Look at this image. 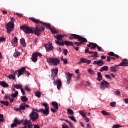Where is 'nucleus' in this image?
Wrapping results in <instances>:
<instances>
[{
  "mask_svg": "<svg viewBox=\"0 0 128 128\" xmlns=\"http://www.w3.org/2000/svg\"><path fill=\"white\" fill-rule=\"evenodd\" d=\"M18 91H16L14 94H11V96H12L11 98H13V100H14V98H16V96H18Z\"/></svg>",
  "mask_w": 128,
  "mask_h": 128,
  "instance_id": "39",
  "label": "nucleus"
},
{
  "mask_svg": "<svg viewBox=\"0 0 128 128\" xmlns=\"http://www.w3.org/2000/svg\"><path fill=\"white\" fill-rule=\"evenodd\" d=\"M41 104H42L43 106H44L45 108L44 109L40 108L38 110V112H42V114H44V116H48V114H50V108H48V104L42 102Z\"/></svg>",
  "mask_w": 128,
  "mask_h": 128,
  "instance_id": "4",
  "label": "nucleus"
},
{
  "mask_svg": "<svg viewBox=\"0 0 128 128\" xmlns=\"http://www.w3.org/2000/svg\"><path fill=\"white\" fill-rule=\"evenodd\" d=\"M51 112H56V110L54 108H51Z\"/></svg>",
  "mask_w": 128,
  "mask_h": 128,
  "instance_id": "62",
  "label": "nucleus"
},
{
  "mask_svg": "<svg viewBox=\"0 0 128 128\" xmlns=\"http://www.w3.org/2000/svg\"><path fill=\"white\" fill-rule=\"evenodd\" d=\"M44 27H38L36 26L35 28H33L34 34L36 36H40V32H44Z\"/></svg>",
  "mask_w": 128,
  "mask_h": 128,
  "instance_id": "10",
  "label": "nucleus"
},
{
  "mask_svg": "<svg viewBox=\"0 0 128 128\" xmlns=\"http://www.w3.org/2000/svg\"><path fill=\"white\" fill-rule=\"evenodd\" d=\"M54 86L57 84L58 90H60V86H62V80H60L58 79V80H54Z\"/></svg>",
  "mask_w": 128,
  "mask_h": 128,
  "instance_id": "16",
  "label": "nucleus"
},
{
  "mask_svg": "<svg viewBox=\"0 0 128 128\" xmlns=\"http://www.w3.org/2000/svg\"><path fill=\"white\" fill-rule=\"evenodd\" d=\"M86 42H88V40L86 38L83 37H80V44H84Z\"/></svg>",
  "mask_w": 128,
  "mask_h": 128,
  "instance_id": "30",
  "label": "nucleus"
},
{
  "mask_svg": "<svg viewBox=\"0 0 128 128\" xmlns=\"http://www.w3.org/2000/svg\"><path fill=\"white\" fill-rule=\"evenodd\" d=\"M120 128V125L114 124L112 126V128Z\"/></svg>",
  "mask_w": 128,
  "mask_h": 128,
  "instance_id": "54",
  "label": "nucleus"
},
{
  "mask_svg": "<svg viewBox=\"0 0 128 128\" xmlns=\"http://www.w3.org/2000/svg\"><path fill=\"white\" fill-rule=\"evenodd\" d=\"M64 54L65 56H66V54H68V50L64 49Z\"/></svg>",
  "mask_w": 128,
  "mask_h": 128,
  "instance_id": "60",
  "label": "nucleus"
},
{
  "mask_svg": "<svg viewBox=\"0 0 128 128\" xmlns=\"http://www.w3.org/2000/svg\"><path fill=\"white\" fill-rule=\"evenodd\" d=\"M88 44H87V46H88V48H90L91 50H94V48L98 46V44H96L90 42H89Z\"/></svg>",
  "mask_w": 128,
  "mask_h": 128,
  "instance_id": "17",
  "label": "nucleus"
},
{
  "mask_svg": "<svg viewBox=\"0 0 128 128\" xmlns=\"http://www.w3.org/2000/svg\"><path fill=\"white\" fill-rule=\"evenodd\" d=\"M52 74L51 76L52 78V80H54V78L58 76V68H54L51 70Z\"/></svg>",
  "mask_w": 128,
  "mask_h": 128,
  "instance_id": "12",
  "label": "nucleus"
},
{
  "mask_svg": "<svg viewBox=\"0 0 128 128\" xmlns=\"http://www.w3.org/2000/svg\"><path fill=\"white\" fill-rule=\"evenodd\" d=\"M35 94H36V96L37 98H40V92H35Z\"/></svg>",
  "mask_w": 128,
  "mask_h": 128,
  "instance_id": "46",
  "label": "nucleus"
},
{
  "mask_svg": "<svg viewBox=\"0 0 128 128\" xmlns=\"http://www.w3.org/2000/svg\"><path fill=\"white\" fill-rule=\"evenodd\" d=\"M114 94L116 96H120V92L118 90H116L114 92Z\"/></svg>",
  "mask_w": 128,
  "mask_h": 128,
  "instance_id": "48",
  "label": "nucleus"
},
{
  "mask_svg": "<svg viewBox=\"0 0 128 128\" xmlns=\"http://www.w3.org/2000/svg\"><path fill=\"white\" fill-rule=\"evenodd\" d=\"M4 98L5 100H8V98H9V100H10V102H14V98H12V96H10V94L6 95L4 96Z\"/></svg>",
  "mask_w": 128,
  "mask_h": 128,
  "instance_id": "27",
  "label": "nucleus"
},
{
  "mask_svg": "<svg viewBox=\"0 0 128 128\" xmlns=\"http://www.w3.org/2000/svg\"><path fill=\"white\" fill-rule=\"evenodd\" d=\"M18 56H20V52H16L14 54V58H18Z\"/></svg>",
  "mask_w": 128,
  "mask_h": 128,
  "instance_id": "49",
  "label": "nucleus"
},
{
  "mask_svg": "<svg viewBox=\"0 0 128 128\" xmlns=\"http://www.w3.org/2000/svg\"><path fill=\"white\" fill-rule=\"evenodd\" d=\"M61 60H62L64 64H68V60L66 58H64L62 57L61 58Z\"/></svg>",
  "mask_w": 128,
  "mask_h": 128,
  "instance_id": "47",
  "label": "nucleus"
},
{
  "mask_svg": "<svg viewBox=\"0 0 128 128\" xmlns=\"http://www.w3.org/2000/svg\"><path fill=\"white\" fill-rule=\"evenodd\" d=\"M97 74H98L97 80H98V82H100V80H102V73H100V72H98L97 73Z\"/></svg>",
  "mask_w": 128,
  "mask_h": 128,
  "instance_id": "29",
  "label": "nucleus"
},
{
  "mask_svg": "<svg viewBox=\"0 0 128 128\" xmlns=\"http://www.w3.org/2000/svg\"><path fill=\"white\" fill-rule=\"evenodd\" d=\"M46 62L48 64H50V66H56L58 64H60V60L58 58L52 57L47 58Z\"/></svg>",
  "mask_w": 128,
  "mask_h": 128,
  "instance_id": "3",
  "label": "nucleus"
},
{
  "mask_svg": "<svg viewBox=\"0 0 128 128\" xmlns=\"http://www.w3.org/2000/svg\"><path fill=\"white\" fill-rule=\"evenodd\" d=\"M34 128H40V126H38V124H34Z\"/></svg>",
  "mask_w": 128,
  "mask_h": 128,
  "instance_id": "63",
  "label": "nucleus"
},
{
  "mask_svg": "<svg viewBox=\"0 0 128 128\" xmlns=\"http://www.w3.org/2000/svg\"><path fill=\"white\" fill-rule=\"evenodd\" d=\"M108 56H114L115 55L114 53L112 52H110L108 54Z\"/></svg>",
  "mask_w": 128,
  "mask_h": 128,
  "instance_id": "51",
  "label": "nucleus"
},
{
  "mask_svg": "<svg viewBox=\"0 0 128 128\" xmlns=\"http://www.w3.org/2000/svg\"><path fill=\"white\" fill-rule=\"evenodd\" d=\"M93 64H97L98 66H102L104 64V62L102 60H99L98 61H94L93 63Z\"/></svg>",
  "mask_w": 128,
  "mask_h": 128,
  "instance_id": "20",
  "label": "nucleus"
},
{
  "mask_svg": "<svg viewBox=\"0 0 128 128\" xmlns=\"http://www.w3.org/2000/svg\"><path fill=\"white\" fill-rule=\"evenodd\" d=\"M14 122L16 124H22V122H24V120H18L16 118Z\"/></svg>",
  "mask_w": 128,
  "mask_h": 128,
  "instance_id": "36",
  "label": "nucleus"
},
{
  "mask_svg": "<svg viewBox=\"0 0 128 128\" xmlns=\"http://www.w3.org/2000/svg\"><path fill=\"white\" fill-rule=\"evenodd\" d=\"M116 103L114 102H111L110 103V105L111 106H112L113 108H114V106H116Z\"/></svg>",
  "mask_w": 128,
  "mask_h": 128,
  "instance_id": "52",
  "label": "nucleus"
},
{
  "mask_svg": "<svg viewBox=\"0 0 128 128\" xmlns=\"http://www.w3.org/2000/svg\"><path fill=\"white\" fill-rule=\"evenodd\" d=\"M55 42H56V44H58V46H73V48H76V46L74 45V44L72 42L65 40L64 42L62 41H56L55 40Z\"/></svg>",
  "mask_w": 128,
  "mask_h": 128,
  "instance_id": "7",
  "label": "nucleus"
},
{
  "mask_svg": "<svg viewBox=\"0 0 128 128\" xmlns=\"http://www.w3.org/2000/svg\"><path fill=\"white\" fill-rule=\"evenodd\" d=\"M54 38L57 39L56 42H58V40H62V38H64V36L62 34H57L56 36L54 35Z\"/></svg>",
  "mask_w": 128,
  "mask_h": 128,
  "instance_id": "24",
  "label": "nucleus"
},
{
  "mask_svg": "<svg viewBox=\"0 0 128 128\" xmlns=\"http://www.w3.org/2000/svg\"><path fill=\"white\" fill-rule=\"evenodd\" d=\"M124 102H126V104H128V98H124Z\"/></svg>",
  "mask_w": 128,
  "mask_h": 128,
  "instance_id": "64",
  "label": "nucleus"
},
{
  "mask_svg": "<svg viewBox=\"0 0 128 128\" xmlns=\"http://www.w3.org/2000/svg\"><path fill=\"white\" fill-rule=\"evenodd\" d=\"M112 60H116V58H114V57H112V56H108L106 62H110Z\"/></svg>",
  "mask_w": 128,
  "mask_h": 128,
  "instance_id": "34",
  "label": "nucleus"
},
{
  "mask_svg": "<svg viewBox=\"0 0 128 128\" xmlns=\"http://www.w3.org/2000/svg\"><path fill=\"white\" fill-rule=\"evenodd\" d=\"M89 50H90V48H87L85 50V52L86 54H94V52H90Z\"/></svg>",
  "mask_w": 128,
  "mask_h": 128,
  "instance_id": "44",
  "label": "nucleus"
},
{
  "mask_svg": "<svg viewBox=\"0 0 128 128\" xmlns=\"http://www.w3.org/2000/svg\"><path fill=\"white\" fill-rule=\"evenodd\" d=\"M96 48H97L98 52H100V50H102V52H104V50H102V47L97 45Z\"/></svg>",
  "mask_w": 128,
  "mask_h": 128,
  "instance_id": "55",
  "label": "nucleus"
},
{
  "mask_svg": "<svg viewBox=\"0 0 128 128\" xmlns=\"http://www.w3.org/2000/svg\"><path fill=\"white\" fill-rule=\"evenodd\" d=\"M68 38L70 40H78L80 42V36L76 34H70Z\"/></svg>",
  "mask_w": 128,
  "mask_h": 128,
  "instance_id": "14",
  "label": "nucleus"
},
{
  "mask_svg": "<svg viewBox=\"0 0 128 128\" xmlns=\"http://www.w3.org/2000/svg\"><path fill=\"white\" fill-rule=\"evenodd\" d=\"M20 30L24 32L25 34H34L33 28H30V26L26 25H24L20 27Z\"/></svg>",
  "mask_w": 128,
  "mask_h": 128,
  "instance_id": "8",
  "label": "nucleus"
},
{
  "mask_svg": "<svg viewBox=\"0 0 128 128\" xmlns=\"http://www.w3.org/2000/svg\"><path fill=\"white\" fill-rule=\"evenodd\" d=\"M21 100H22V102H26L28 100V98L26 96H22Z\"/></svg>",
  "mask_w": 128,
  "mask_h": 128,
  "instance_id": "37",
  "label": "nucleus"
},
{
  "mask_svg": "<svg viewBox=\"0 0 128 128\" xmlns=\"http://www.w3.org/2000/svg\"><path fill=\"white\" fill-rule=\"evenodd\" d=\"M4 40H6V38H4V37L0 38V41L4 42Z\"/></svg>",
  "mask_w": 128,
  "mask_h": 128,
  "instance_id": "61",
  "label": "nucleus"
},
{
  "mask_svg": "<svg viewBox=\"0 0 128 128\" xmlns=\"http://www.w3.org/2000/svg\"><path fill=\"white\" fill-rule=\"evenodd\" d=\"M128 66V62H126V60H124L121 63H120L118 65H115L114 66H112L110 68V70L112 72H116L118 70V66Z\"/></svg>",
  "mask_w": 128,
  "mask_h": 128,
  "instance_id": "1",
  "label": "nucleus"
},
{
  "mask_svg": "<svg viewBox=\"0 0 128 128\" xmlns=\"http://www.w3.org/2000/svg\"><path fill=\"white\" fill-rule=\"evenodd\" d=\"M20 42L21 44L23 46L24 48V46H26V40H24V38H22L20 40Z\"/></svg>",
  "mask_w": 128,
  "mask_h": 128,
  "instance_id": "28",
  "label": "nucleus"
},
{
  "mask_svg": "<svg viewBox=\"0 0 128 128\" xmlns=\"http://www.w3.org/2000/svg\"><path fill=\"white\" fill-rule=\"evenodd\" d=\"M26 128H32V124H28V125H26Z\"/></svg>",
  "mask_w": 128,
  "mask_h": 128,
  "instance_id": "57",
  "label": "nucleus"
},
{
  "mask_svg": "<svg viewBox=\"0 0 128 128\" xmlns=\"http://www.w3.org/2000/svg\"><path fill=\"white\" fill-rule=\"evenodd\" d=\"M68 118H70L72 120H74V122H76V118H74V115H72V116H68Z\"/></svg>",
  "mask_w": 128,
  "mask_h": 128,
  "instance_id": "45",
  "label": "nucleus"
},
{
  "mask_svg": "<svg viewBox=\"0 0 128 128\" xmlns=\"http://www.w3.org/2000/svg\"><path fill=\"white\" fill-rule=\"evenodd\" d=\"M44 48L46 50V52H50V50H54V46L52 43L44 44Z\"/></svg>",
  "mask_w": 128,
  "mask_h": 128,
  "instance_id": "13",
  "label": "nucleus"
},
{
  "mask_svg": "<svg viewBox=\"0 0 128 128\" xmlns=\"http://www.w3.org/2000/svg\"><path fill=\"white\" fill-rule=\"evenodd\" d=\"M25 90H27L28 92H30V89L28 88V85H26L25 86Z\"/></svg>",
  "mask_w": 128,
  "mask_h": 128,
  "instance_id": "56",
  "label": "nucleus"
},
{
  "mask_svg": "<svg viewBox=\"0 0 128 128\" xmlns=\"http://www.w3.org/2000/svg\"><path fill=\"white\" fill-rule=\"evenodd\" d=\"M101 113L104 115V116H110V112H106V110H103L101 112Z\"/></svg>",
  "mask_w": 128,
  "mask_h": 128,
  "instance_id": "42",
  "label": "nucleus"
},
{
  "mask_svg": "<svg viewBox=\"0 0 128 128\" xmlns=\"http://www.w3.org/2000/svg\"><path fill=\"white\" fill-rule=\"evenodd\" d=\"M18 78H20V76H22V74H24V73L26 74H27L28 76L30 75V73L26 70L25 67H22L20 69L15 70V72H14V74H18Z\"/></svg>",
  "mask_w": 128,
  "mask_h": 128,
  "instance_id": "5",
  "label": "nucleus"
},
{
  "mask_svg": "<svg viewBox=\"0 0 128 128\" xmlns=\"http://www.w3.org/2000/svg\"><path fill=\"white\" fill-rule=\"evenodd\" d=\"M93 54L91 56L92 58H98V52H93Z\"/></svg>",
  "mask_w": 128,
  "mask_h": 128,
  "instance_id": "43",
  "label": "nucleus"
},
{
  "mask_svg": "<svg viewBox=\"0 0 128 128\" xmlns=\"http://www.w3.org/2000/svg\"><path fill=\"white\" fill-rule=\"evenodd\" d=\"M36 111L38 112V110L36 109H33L29 115L30 120H32V122H35V120H36L38 118V114L36 112Z\"/></svg>",
  "mask_w": 128,
  "mask_h": 128,
  "instance_id": "9",
  "label": "nucleus"
},
{
  "mask_svg": "<svg viewBox=\"0 0 128 128\" xmlns=\"http://www.w3.org/2000/svg\"><path fill=\"white\" fill-rule=\"evenodd\" d=\"M88 72H89V74H94V71L92 69H88Z\"/></svg>",
  "mask_w": 128,
  "mask_h": 128,
  "instance_id": "50",
  "label": "nucleus"
},
{
  "mask_svg": "<svg viewBox=\"0 0 128 128\" xmlns=\"http://www.w3.org/2000/svg\"><path fill=\"white\" fill-rule=\"evenodd\" d=\"M14 126H16V124L14 122L12 124H11V128H14Z\"/></svg>",
  "mask_w": 128,
  "mask_h": 128,
  "instance_id": "59",
  "label": "nucleus"
},
{
  "mask_svg": "<svg viewBox=\"0 0 128 128\" xmlns=\"http://www.w3.org/2000/svg\"><path fill=\"white\" fill-rule=\"evenodd\" d=\"M30 60H32L33 62H36L38 61V55H36V54L35 52L33 53L32 54V56L30 58Z\"/></svg>",
  "mask_w": 128,
  "mask_h": 128,
  "instance_id": "21",
  "label": "nucleus"
},
{
  "mask_svg": "<svg viewBox=\"0 0 128 128\" xmlns=\"http://www.w3.org/2000/svg\"><path fill=\"white\" fill-rule=\"evenodd\" d=\"M108 70V66H104L102 67L100 69V72H104V70Z\"/></svg>",
  "mask_w": 128,
  "mask_h": 128,
  "instance_id": "40",
  "label": "nucleus"
},
{
  "mask_svg": "<svg viewBox=\"0 0 128 128\" xmlns=\"http://www.w3.org/2000/svg\"><path fill=\"white\" fill-rule=\"evenodd\" d=\"M80 114L86 122H90V119L86 117V113H84V110L80 111Z\"/></svg>",
  "mask_w": 128,
  "mask_h": 128,
  "instance_id": "19",
  "label": "nucleus"
},
{
  "mask_svg": "<svg viewBox=\"0 0 128 128\" xmlns=\"http://www.w3.org/2000/svg\"><path fill=\"white\" fill-rule=\"evenodd\" d=\"M20 108L21 110H26V108H30V106L28 104L24 102L20 104Z\"/></svg>",
  "mask_w": 128,
  "mask_h": 128,
  "instance_id": "18",
  "label": "nucleus"
},
{
  "mask_svg": "<svg viewBox=\"0 0 128 128\" xmlns=\"http://www.w3.org/2000/svg\"><path fill=\"white\" fill-rule=\"evenodd\" d=\"M34 53L36 54V56H37V58H38V56H42V54L40 52H36Z\"/></svg>",
  "mask_w": 128,
  "mask_h": 128,
  "instance_id": "58",
  "label": "nucleus"
},
{
  "mask_svg": "<svg viewBox=\"0 0 128 128\" xmlns=\"http://www.w3.org/2000/svg\"><path fill=\"white\" fill-rule=\"evenodd\" d=\"M52 104L54 110H58V104L57 102L54 101L52 102Z\"/></svg>",
  "mask_w": 128,
  "mask_h": 128,
  "instance_id": "26",
  "label": "nucleus"
},
{
  "mask_svg": "<svg viewBox=\"0 0 128 128\" xmlns=\"http://www.w3.org/2000/svg\"><path fill=\"white\" fill-rule=\"evenodd\" d=\"M0 102L2 104H4V106H8V104H10L8 103V101L0 100Z\"/></svg>",
  "mask_w": 128,
  "mask_h": 128,
  "instance_id": "35",
  "label": "nucleus"
},
{
  "mask_svg": "<svg viewBox=\"0 0 128 128\" xmlns=\"http://www.w3.org/2000/svg\"><path fill=\"white\" fill-rule=\"evenodd\" d=\"M67 114L74 116V110H72L70 108H68L67 109Z\"/></svg>",
  "mask_w": 128,
  "mask_h": 128,
  "instance_id": "32",
  "label": "nucleus"
},
{
  "mask_svg": "<svg viewBox=\"0 0 128 128\" xmlns=\"http://www.w3.org/2000/svg\"><path fill=\"white\" fill-rule=\"evenodd\" d=\"M80 62H84V64H90V62H92V60H88L84 58H80Z\"/></svg>",
  "mask_w": 128,
  "mask_h": 128,
  "instance_id": "23",
  "label": "nucleus"
},
{
  "mask_svg": "<svg viewBox=\"0 0 128 128\" xmlns=\"http://www.w3.org/2000/svg\"><path fill=\"white\" fill-rule=\"evenodd\" d=\"M74 76L73 74L68 72L67 74V76H66V78H67V81H66V84H70V82H72V76Z\"/></svg>",
  "mask_w": 128,
  "mask_h": 128,
  "instance_id": "15",
  "label": "nucleus"
},
{
  "mask_svg": "<svg viewBox=\"0 0 128 128\" xmlns=\"http://www.w3.org/2000/svg\"><path fill=\"white\" fill-rule=\"evenodd\" d=\"M4 114H0V122H4Z\"/></svg>",
  "mask_w": 128,
  "mask_h": 128,
  "instance_id": "53",
  "label": "nucleus"
},
{
  "mask_svg": "<svg viewBox=\"0 0 128 128\" xmlns=\"http://www.w3.org/2000/svg\"><path fill=\"white\" fill-rule=\"evenodd\" d=\"M8 78H9V80H16V76L14 74H10L8 76Z\"/></svg>",
  "mask_w": 128,
  "mask_h": 128,
  "instance_id": "41",
  "label": "nucleus"
},
{
  "mask_svg": "<svg viewBox=\"0 0 128 128\" xmlns=\"http://www.w3.org/2000/svg\"><path fill=\"white\" fill-rule=\"evenodd\" d=\"M29 20H32L33 22H34V24H43V26H44L46 27V28H48L50 30L52 28V27L50 26V24L42 22L40 20L36 19L34 18L30 17L29 18Z\"/></svg>",
  "mask_w": 128,
  "mask_h": 128,
  "instance_id": "2",
  "label": "nucleus"
},
{
  "mask_svg": "<svg viewBox=\"0 0 128 128\" xmlns=\"http://www.w3.org/2000/svg\"><path fill=\"white\" fill-rule=\"evenodd\" d=\"M22 122L24 124V126H26H26H28V124L29 122H30V120H23Z\"/></svg>",
  "mask_w": 128,
  "mask_h": 128,
  "instance_id": "38",
  "label": "nucleus"
},
{
  "mask_svg": "<svg viewBox=\"0 0 128 128\" xmlns=\"http://www.w3.org/2000/svg\"><path fill=\"white\" fill-rule=\"evenodd\" d=\"M0 86L3 88H8L9 86L8 83H6L4 81L0 82Z\"/></svg>",
  "mask_w": 128,
  "mask_h": 128,
  "instance_id": "25",
  "label": "nucleus"
},
{
  "mask_svg": "<svg viewBox=\"0 0 128 128\" xmlns=\"http://www.w3.org/2000/svg\"><path fill=\"white\" fill-rule=\"evenodd\" d=\"M110 84V83L108 82L103 80L102 82L100 83V90H104V88H108V86Z\"/></svg>",
  "mask_w": 128,
  "mask_h": 128,
  "instance_id": "11",
  "label": "nucleus"
},
{
  "mask_svg": "<svg viewBox=\"0 0 128 128\" xmlns=\"http://www.w3.org/2000/svg\"><path fill=\"white\" fill-rule=\"evenodd\" d=\"M50 30L51 32H52L53 34H58V31L57 30L56 28H51Z\"/></svg>",
  "mask_w": 128,
  "mask_h": 128,
  "instance_id": "31",
  "label": "nucleus"
},
{
  "mask_svg": "<svg viewBox=\"0 0 128 128\" xmlns=\"http://www.w3.org/2000/svg\"><path fill=\"white\" fill-rule=\"evenodd\" d=\"M11 44L14 46H18V38L16 36H14V38L11 40Z\"/></svg>",
  "mask_w": 128,
  "mask_h": 128,
  "instance_id": "22",
  "label": "nucleus"
},
{
  "mask_svg": "<svg viewBox=\"0 0 128 128\" xmlns=\"http://www.w3.org/2000/svg\"><path fill=\"white\" fill-rule=\"evenodd\" d=\"M10 20L12 22H10L7 24L6 30L7 32H8V34H10V32L14 30V24L13 22H14L16 19L14 17H10Z\"/></svg>",
  "mask_w": 128,
  "mask_h": 128,
  "instance_id": "6",
  "label": "nucleus"
},
{
  "mask_svg": "<svg viewBox=\"0 0 128 128\" xmlns=\"http://www.w3.org/2000/svg\"><path fill=\"white\" fill-rule=\"evenodd\" d=\"M12 86L15 88H17V90H20V89L21 90L22 88V85L18 84H13Z\"/></svg>",
  "mask_w": 128,
  "mask_h": 128,
  "instance_id": "33",
  "label": "nucleus"
}]
</instances>
